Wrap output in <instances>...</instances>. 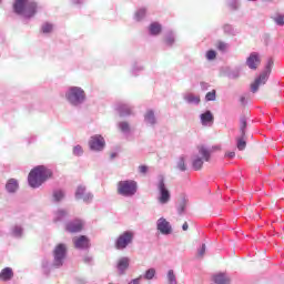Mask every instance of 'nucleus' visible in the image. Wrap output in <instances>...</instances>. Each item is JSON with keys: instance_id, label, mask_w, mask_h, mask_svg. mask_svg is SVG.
I'll use <instances>...</instances> for the list:
<instances>
[{"instance_id": "a19ab883", "label": "nucleus", "mask_w": 284, "mask_h": 284, "mask_svg": "<svg viewBox=\"0 0 284 284\" xmlns=\"http://www.w3.org/2000/svg\"><path fill=\"white\" fill-rule=\"evenodd\" d=\"M144 68L143 65L139 64V63H134L132 65L131 72L132 74H134V77H136V74H139V72H143Z\"/></svg>"}, {"instance_id": "603ef678", "label": "nucleus", "mask_w": 284, "mask_h": 284, "mask_svg": "<svg viewBox=\"0 0 284 284\" xmlns=\"http://www.w3.org/2000/svg\"><path fill=\"white\" fill-rule=\"evenodd\" d=\"M83 262L87 263V264L92 263V256H89V255L84 256Z\"/></svg>"}, {"instance_id": "f704fd0d", "label": "nucleus", "mask_w": 284, "mask_h": 284, "mask_svg": "<svg viewBox=\"0 0 284 284\" xmlns=\"http://www.w3.org/2000/svg\"><path fill=\"white\" fill-rule=\"evenodd\" d=\"M72 154L73 156H83L84 151H83V146H81V144H77L73 146L72 149Z\"/></svg>"}, {"instance_id": "0eeeda50", "label": "nucleus", "mask_w": 284, "mask_h": 284, "mask_svg": "<svg viewBox=\"0 0 284 284\" xmlns=\"http://www.w3.org/2000/svg\"><path fill=\"white\" fill-rule=\"evenodd\" d=\"M272 68H274V60L268 59L264 71L255 79L254 83L251 84V91L253 94L258 92V88H261V85H265V83H267V79H270V74H272Z\"/></svg>"}, {"instance_id": "c9c22d12", "label": "nucleus", "mask_w": 284, "mask_h": 284, "mask_svg": "<svg viewBox=\"0 0 284 284\" xmlns=\"http://www.w3.org/2000/svg\"><path fill=\"white\" fill-rule=\"evenodd\" d=\"M166 278L169 284H179L176 282V274H174V270H169Z\"/></svg>"}, {"instance_id": "dca6fc26", "label": "nucleus", "mask_w": 284, "mask_h": 284, "mask_svg": "<svg viewBox=\"0 0 284 284\" xmlns=\"http://www.w3.org/2000/svg\"><path fill=\"white\" fill-rule=\"evenodd\" d=\"M144 123L148 128H154L156 123H159V120L156 119V114L154 113V110L149 109L144 113Z\"/></svg>"}, {"instance_id": "58836bf2", "label": "nucleus", "mask_w": 284, "mask_h": 284, "mask_svg": "<svg viewBox=\"0 0 284 284\" xmlns=\"http://www.w3.org/2000/svg\"><path fill=\"white\" fill-rule=\"evenodd\" d=\"M154 276H156V270H154V268H149L144 274L145 281H152V278H154Z\"/></svg>"}, {"instance_id": "6e6552de", "label": "nucleus", "mask_w": 284, "mask_h": 284, "mask_svg": "<svg viewBox=\"0 0 284 284\" xmlns=\"http://www.w3.org/2000/svg\"><path fill=\"white\" fill-rule=\"evenodd\" d=\"M197 152L200 156L193 155L192 160V168L195 171L201 170V168H203L204 161L209 162L212 156V150L207 149L205 145L197 146Z\"/></svg>"}, {"instance_id": "a211bd4d", "label": "nucleus", "mask_w": 284, "mask_h": 284, "mask_svg": "<svg viewBox=\"0 0 284 284\" xmlns=\"http://www.w3.org/2000/svg\"><path fill=\"white\" fill-rule=\"evenodd\" d=\"M26 234V230L23 229V225L21 224H13L10 230H9V235L12 239H22L23 235Z\"/></svg>"}, {"instance_id": "13d9d810", "label": "nucleus", "mask_w": 284, "mask_h": 284, "mask_svg": "<svg viewBox=\"0 0 284 284\" xmlns=\"http://www.w3.org/2000/svg\"><path fill=\"white\" fill-rule=\"evenodd\" d=\"M240 101L241 103H245V97H242Z\"/></svg>"}, {"instance_id": "f03ea898", "label": "nucleus", "mask_w": 284, "mask_h": 284, "mask_svg": "<svg viewBox=\"0 0 284 284\" xmlns=\"http://www.w3.org/2000/svg\"><path fill=\"white\" fill-rule=\"evenodd\" d=\"M48 179H52V170L44 165H38L30 171L28 183L30 187L37 190L38 187H41L42 183H45Z\"/></svg>"}, {"instance_id": "ea45409f", "label": "nucleus", "mask_w": 284, "mask_h": 284, "mask_svg": "<svg viewBox=\"0 0 284 284\" xmlns=\"http://www.w3.org/2000/svg\"><path fill=\"white\" fill-rule=\"evenodd\" d=\"M185 207H187V200L183 199L178 205V214H183L185 212Z\"/></svg>"}, {"instance_id": "6e6d98bb", "label": "nucleus", "mask_w": 284, "mask_h": 284, "mask_svg": "<svg viewBox=\"0 0 284 284\" xmlns=\"http://www.w3.org/2000/svg\"><path fill=\"white\" fill-rule=\"evenodd\" d=\"M189 225H187V222H185L183 225H182V230L184 231V232H187V230H189Z\"/></svg>"}, {"instance_id": "b1692460", "label": "nucleus", "mask_w": 284, "mask_h": 284, "mask_svg": "<svg viewBox=\"0 0 284 284\" xmlns=\"http://www.w3.org/2000/svg\"><path fill=\"white\" fill-rule=\"evenodd\" d=\"M14 277V272L12 271L11 267H4L1 272H0V281H12V278Z\"/></svg>"}, {"instance_id": "4468645a", "label": "nucleus", "mask_w": 284, "mask_h": 284, "mask_svg": "<svg viewBox=\"0 0 284 284\" xmlns=\"http://www.w3.org/2000/svg\"><path fill=\"white\" fill-rule=\"evenodd\" d=\"M75 250H88L90 247V239L85 235H80L73 239Z\"/></svg>"}, {"instance_id": "3c124183", "label": "nucleus", "mask_w": 284, "mask_h": 284, "mask_svg": "<svg viewBox=\"0 0 284 284\" xmlns=\"http://www.w3.org/2000/svg\"><path fill=\"white\" fill-rule=\"evenodd\" d=\"M141 278H143V276L132 280L129 284H141Z\"/></svg>"}, {"instance_id": "a878e982", "label": "nucleus", "mask_w": 284, "mask_h": 284, "mask_svg": "<svg viewBox=\"0 0 284 284\" xmlns=\"http://www.w3.org/2000/svg\"><path fill=\"white\" fill-rule=\"evenodd\" d=\"M183 99L189 105H199L201 103V97L194 95L193 93H186Z\"/></svg>"}, {"instance_id": "20e7f679", "label": "nucleus", "mask_w": 284, "mask_h": 284, "mask_svg": "<svg viewBox=\"0 0 284 284\" xmlns=\"http://www.w3.org/2000/svg\"><path fill=\"white\" fill-rule=\"evenodd\" d=\"M139 192V184L134 180H122L116 184V194L124 199H132Z\"/></svg>"}, {"instance_id": "cd10ccee", "label": "nucleus", "mask_w": 284, "mask_h": 284, "mask_svg": "<svg viewBox=\"0 0 284 284\" xmlns=\"http://www.w3.org/2000/svg\"><path fill=\"white\" fill-rule=\"evenodd\" d=\"M118 128L120 130V132H122V134H130V132H132V128L130 126V122L128 121H122L118 123Z\"/></svg>"}, {"instance_id": "5701e85b", "label": "nucleus", "mask_w": 284, "mask_h": 284, "mask_svg": "<svg viewBox=\"0 0 284 284\" xmlns=\"http://www.w3.org/2000/svg\"><path fill=\"white\" fill-rule=\"evenodd\" d=\"M213 282L215 284H230L232 283V280L230 278V275L226 273H217L213 275Z\"/></svg>"}, {"instance_id": "473e14b6", "label": "nucleus", "mask_w": 284, "mask_h": 284, "mask_svg": "<svg viewBox=\"0 0 284 284\" xmlns=\"http://www.w3.org/2000/svg\"><path fill=\"white\" fill-rule=\"evenodd\" d=\"M224 34H229L230 37H236V31L232 24H224L223 27Z\"/></svg>"}, {"instance_id": "5fc2aeb1", "label": "nucleus", "mask_w": 284, "mask_h": 284, "mask_svg": "<svg viewBox=\"0 0 284 284\" xmlns=\"http://www.w3.org/2000/svg\"><path fill=\"white\" fill-rule=\"evenodd\" d=\"M225 156H227L229 159H234V156H236L235 152H229L225 154Z\"/></svg>"}, {"instance_id": "423d86ee", "label": "nucleus", "mask_w": 284, "mask_h": 284, "mask_svg": "<svg viewBox=\"0 0 284 284\" xmlns=\"http://www.w3.org/2000/svg\"><path fill=\"white\" fill-rule=\"evenodd\" d=\"M68 257V245L63 243H59L53 248V261L51 267L59 270V267H63V263H65V258Z\"/></svg>"}, {"instance_id": "4d7b16f0", "label": "nucleus", "mask_w": 284, "mask_h": 284, "mask_svg": "<svg viewBox=\"0 0 284 284\" xmlns=\"http://www.w3.org/2000/svg\"><path fill=\"white\" fill-rule=\"evenodd\" d=\"M110 159H111V161H113V159H116V153H111Z\"/></svg>"}, {"instance_id": "c85d7f7f", "label": "nucleus", "mask_w": 284, "mask_h": 284, "mask_svg": "<svg viewBox=\"0 0 284 284\" xmlns=\"http://www.w3.org/2000/svg\"><path fill=\"white\" fill-rule=\"evenodd\" d=\"M148 13V10L145 8H140L134 13V21H143L145 19V14Z\"/></svg>"}, {"instance_id": "37998d69", "label": "nucleus", "mask_w": 284, "mask_h": 284, "mask_svg": "<svg viewBox=\"0 0 284 284\" xmlns=\"http://www.w3.org/2000/svg\"><path fill=\"white\" fill-rule=\"evenodd\" d=\"M273 21H275L276 26H284V14H277L273 18Z\"/></svg>"}, {"instance_id": "7c9ffc66", "label": "nucleus", "mask_w": 284, "mask_h": 284, "mask_svg": "<svg viewBox=\"0 0 284 284\" xmlns=\"http://www.w3.org/2000/svg\"><path fill=\"white\" fill-rule=\"evenodd\" d=\"M236 148H237V150H240V151H243V150H245V148H247V142L245 141V136L240 135V136L236 139Z\"/></svg>"}, {"instance_id": "680f3d73", "label": "nucleus", "mask_w": 284, "mask_h": 284, "mask_svg": "<svg viewBox=\"0 0 284 284\" xmlns=\"http://www.w3.org/2000/svg\"><path fill=\"white\" fill-rule=\"evenodd\" d=\"M0 236H1V230H0Z\"/></svg>"}, {"instance_id": "a18cd8bd", "label": "nucleus", "mask_w": 284, "mask_h": 284, "mask_svg": "<svg viewBox=\"0 0 284 284\" xmlns=\"http://www.w3.org/2000/svg\"><path fill=\"white\" fill-rule=\"evenodd\" d=\"M206 59H207V61H214V59H216V51L209 50L206 52Z\"/></svg>"}, {"instance_id": "09e8293b", "label": "nucleus", "mask_w": 284, "mask_h": 284, "mask_svg": "<svg viewBox=\"0 0 284 284\" xmlns=\"http://www.w3.org/2000/svg\"><path fill=\"white\" fill-rule=\"evenodd\" d=\"M139 173L140 174H148V166L146 165H140L139 166Z\"/></svg>"}, {"instance_id": "39448f33", "label": "nucleus", "mask_w": 284, "mask_h": 284, "mask_svg": "<svg viewBox=\"0 0 284 284\" xmlns=\"http://www.w3.org/2000/svg\"><path fill=\"white\" fill-rule=\"evenodd\" d=\"M155 187L159 192L158 201L160 205H168L172 199V194L165 184V176L163 174L158 175V182Z\"/></svg>"}, {"instance_id": "72a5a7b5", "label": "nucleus", "mask_w": 284, "mask_h": 284, "mask_svg": "<svg viewBox=\"0 0 284 284\" xmlns=\"http://www.w3.org/2000/svg\"><path fill=\"white\" fill-rule=\"evenodd\" d=\"M226 6L230 10H239L241 8V0H229Z\"/></svg>"}, {"instance_id": "e433bc0d", "label": "nucleus", "mask_w": 284, "mask_h": 284, "mask_svg": "<svg viewBox=\"0 0 284 284\" xmlns=\"http://www.w3.org/2000/svg\"><path fill=\"white\" fill-rule=\"evenodd\" d=\"M247 128V120L245 118L240 119V134L245 136V130Z\"/></svg>"}, {"instance_id": "7ed1b4c3", "label": "nucleus", "mask_w": 284, "mask_h": 284, "mask_svg": "<svg viewBox=\"0 0 284 284\" xmlns=\"http://www.w3.org/2000/svg\"><path fill=\"white\" fill-rule=\"evenodd\" d=\"M64 99L71 108H81L85 101H88V95L85 90L81 87H69L64 92Z\"/></svg>"}, {"instance_id": "2f4dec72", "label": "nucleus", "mask_w": 284, "mask_h": 284, "mask_svg": "<svg viewBox=\"0 0 284 284\" xmlns=\"http://www.w3.org/2000/svg\"><path fill=\"white\" fill-rule=\"evenodd\" d=\"M176 168L180 170V172H185V170H187V165L185 164V156L181 155L178 159Z\"/></svg>"}, {"instance_id": "393cba45", "label": "nucleus", "mask_w": 284, "mask_h": 284, "mask_svg": "<svg viewBox=\"0 0 284 284\" xmlns=\"http://www.w3.org/2000/svg\"><path fill=\"white\" fill-rule=\"evenodd\" d=\"M65 199V191L62 189H54L52 192V203H61Z\"/></svg>"}, {"instance_id": "412c9836", "label": "nucleus", "mask_w": 284, "mask_h": 284, "mask_svg": "<svg viewBox=\"0 0 284 284\" xmlns=\"http://www.w3.org/2000/svg\"><path fill=\"white\" fill-rule=\"evenodd\" d=\"M149 34L150 37H159L161 32H163V26L159 22H152L149 28Z\"/></svg>"}, {"instance_id": "9b49d317", "label": "nucleus", "mask_w": 284, "mask_h": 284, "mask_svg": "<svg viewBox=\"0 0 284 284\" xmlns=\"http://www.w3.org/2000/svg\"><path fill=\"white\" fill-rule=\"evenodd\" d=\"M74 196L77 201H83V203H92V199H94V195L88 192V189L83 184L77 187Z\"/></svg>"}, {"instance_id": "bb28decb", "label": "nucleus", "mask_w": 284, "mask_h": 284, "mask_svg": "<svg viewBox=\"0 0 284 284\" xmlns=\"http://www.w3.org/2000/svg\"><path fill=\"white\" fill-rule=\"evenodd\" d=\"M128 267H130V258L121 257L118 262V270H119L120 274H123V272H125V270H128Z\"/></svg>"}, {"instance_id": "49530a36", "label": "nucleus", "mask_w": 284, "mask_h": 284, "mask_svg": "<svg viewBox=\"0 0 284 284\" xmlns=\"http://www.w3.org/2000/svg\"><path fill=\"white\" fill-rule=\"evenodd\" d=\"M200 88H201V90H202L203 92H205V91L210 90V83H207V82H201V83H200Z\"/></svg>"}, {"instance_id": "2eb2a0df", "label": "nucleus", "mask_w": 284, "mask_h": 284, "mask_svg": "<svg viewBox=\"0 0 284 284\" xmlns=\"http://www.w3.org/2000/svg\"><path fill=\"white\" fill-rule=\"evenodd\" d=\"M67 232L71 234H77V232H81L83 230V221L81 220H73L65 224Z\"/></svg>"}, {"instance_id": "aec40b11", "label": "nucleus", "mask_w": 284, "mask_h": 284, "mask_svg": "<svg viewBox=\"0 0 284 284\" xmlns=\"http://www.w3.org/2000/svg\"><path fill=\"white\" fill-rule=\"evenodd\" d=\"M200 121L202 125H212V123H214V114H212V111L206 110L204 113L200 115Z\"/></svg>"}, {"instance_id": "f257e3e1", "label": "nucleus", "mask_w": 284, "mask_h": 284, "mask_svg": "<svg viewBox=\"0 0 284 284\" xmlns=\"http://www.w3.org/2000/svg\"><path fill=\"white\" fill-rule=\"evenodd\" d=\"M13 12L18 17L30 20L36 17L39 4L34 0H13Z\"/></svg>"}, {"instance_id": "6ab92c4d", "label": "nucleus", "mask_w": 284, "mask_h": 284, "mask_svg": "<svg viewBox=\"0 0 284 284\" xmlns=\"http://www.w3.org/2000/svg\"><path fill=\"white\" fill-rule=\"evenodd\" d=\"M6 191L8 194H17L19 192V181L17 179H9L6 183Z\"/></svg>"}, {"instance_id": "9d476101", "label": "nucleus", "mask_w": 284, "mask_h": 284, "mask_svg": "<svg viewBox=\"0 0 284 284\" xmlns=\"http://www.w3.org/2000/svg\"><path fill=\"white\" fill-rule=\"evenodd\" d=\"M89 148L92 152H103L105 150V139L103 135H92L89 140Z\"/></svg>"}, {"instance_id": "f8f14e48", "label": "nucleus", "mask_w": 284, "mask_h": 284, "mask_svg": "<svg viewBox=\"0 0 284 284\" xmlns=\"http://www.w3.org/2000/svg\"><path fill=\"white\" fill-rule=\"evenodd\" d=\"M156 230L160 232V234H163V236H170L172 234V224L165 219V217H160L156 221Z\"/></svg>"}, {"instance_id": "864d4df0", "label": "nucleus", "mask_w": 284, "mask_h": 284, "mask_svg": "<svg viewBox=\"0 0 284 284\" xmlns=\"http://www.w3.org/2000/svg\"><path fill=\"white\" fill-rule=\"evenodd\" d=\"M85 0H72V3L74 6H81V3H83Z\"/></svg>"}, {"instance_id": "8fccbe9b", "label": "nucleus", "mask_w": 284, "mask_h": 284, "mask_svg": "<svg viewBox=\"0 0 284 284\" xmlns=\"http://www.w3.org/2000/svg\"><path fill=\"white\" fill-rule=\"evenodd\" d=\"M42 267H43V270H44V272L48 274V267H50V262H48V261H43L42 262Z\"/></svg>"}, {"instance_id": "052dcab7", "label": "nucleus", "mask_w": 284, "mask_h": 284, "mask_svg": "<svg viewBox=\"0 0 284 284\" xmlns=\"http://www.w3.org/2000/svg\"><path fill=\"white\" fill-rule=\"evenodd\" d=\"M2 1L0 0V6H1Z\"/></svg>"}, {"instance_id": "ddd939ff", "label": "nucleus", "mask_w": 284, "mask_h": 284, "mask_svg": "<svg viewBox=\"0 0 284 284\" xmlns=\"http://www.w3.org/2000/svg\"><path fill=\"white\" fill-rule=\"evenodd\" d=\"M115 110L120 116H131L134 106L125 102H119Z\"/></svg>"}, {"instance_id": "bf43d9fd", "label": "nucleus", "mask_w": 284, "mask_h": 284, "mask_svg": "<svg viewBox=\"0 0 284 284\" xmlns=\"http://www.w3.org/2000/svg\"><path fill=\"white\" fill-rule=\"evenodd\" d=\"M248 1H256V0H248Z\"/></svg>"}, {"instance_id": "f3484780", "label": "nucleus", "mask_w": 284, "mask_h": 284, "mask_svg": "<svg viewBox=\"0 0 284 284\" xmlns=\"http://www.w3.org/2000/svg\"><path fill=\"white\" fill-rule=\"evenodd\" d=\"M246 65L250 70H256L261 65V55L256 52H252L246 59Z\"/></svg>"}, {"instance_id": "1a4fd4ad", "label": "nucleus", "mask_w": 284, "mask_h": 284, "mask_svg": "<svg viewBox=\"0 0 284 284\" xmlns=\"http://www.w3.org/2000/svg\"><path fill=\"white\" fill-rule=\"evenodd\" d=\"M134 241V232L125 231L115 240V250H125Z\"/></svg>"}, {"instance_id": "de8ad7c7", "label": "nucleus", "mask_w": 284, "mask_h": 284, "mask_svg": "<svg viewBox=\"0 0 284 284\" xmlns=\"http://www.w3.org/2000/svg\"><path fill=\"white\" fill-rule=\"evenodd\" d=\"M205 244H202L201 248L197 251V256H205Z\"/></svg>"}, {"instance_id": "c03bdc74", "label": "nucleus", "mask_w": 284, "mask_h": 284, "mask_svg": "<svg viewBox=\"0 0 284 284\" xmlns=\"http://www.w3.org/2000/svg\"><path fill=\"white\" fill-rule=\"evenodd\" d=\"M217 50H220V52H225V50L227 48H230V44L223 42V41H219L216 44Z\"/></svg>"}, {"instance_id": "4be33fe9", "label": "nucleus", "mask_w": 284, "mask_h": 284, "mask_svg": "<svg viewBox=\"0 0 284 284\" xmlns=\"http://www.w3.org/2000/svg\"><path fill=\"white\" fill-rule=\"evenodd\" d=\"M174 43H176V32L169 30L165 32L164 34V44L168 48H172V45H174Z\"/></svg>"}, {"instance_id": "4c0bfd02", "label": "nucleus", "mask_w": 284, "mask_h": 284, "mask_svg": "<svg viewBox=\"0 0 284 284\" xmlns=\"http://www.w3.org/2000/svg\"><path fill=\"white\" fill-rule=\"evenodd\" d=\"M68 216V211L60 209L55 212V221H63Z\"/></svg>"}, {"instance_id": "c756f323", "label": "nucleus", "mask_w": 284, "mask_h": 284, "mask_svg": "<svg viewBox=\"0 0 284 284\" xmlns=\"http://www.w3.org/2000/svg\"><path fill=\"white\" fill-rule=\"evenodd\" d=\"M54 30V24L50 23V22H44L42 26H41V32L42 34H52Z\"/></svg>"}, {"instance_id": "79ce46f5", "label": "nucleus", "mask_w": 284, "mask_h": 284, "mask_svg": "<svg viewBox=\"0 0 284 284\" xmlns=\"http://www.w3.org/2000/svg\"><path fill=\"white\" fill-rule=\"evenodd\" d=\"M205 101H216V90L206 93Z\"/></svg>"}]
</instances>
